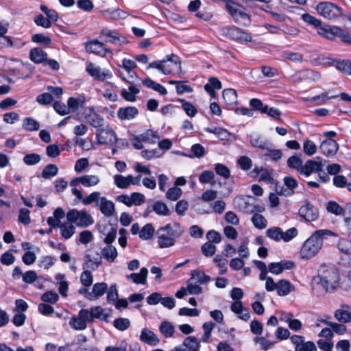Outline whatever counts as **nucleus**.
Here are the masks:
<instances>
[{"label":"nucleus","mask_w":351,"mask_h":351,"mask_svg":"<svg viewBox=\"0 0 351 351\" xmlns=\"http://www.w3.org/2000/svg\"><path fill=\"white\" fill-rule=\"evenodd\" d=\"M329 230L321 229L315 231L302 245L300 256L302 259H310L316 256L323 247L324 241L328 237L334 235Z\"/></svg>","instance_id":"obj_1"},{"label":"nucleus","mask_w":351,"mask_h":351,"mask_svg":"<svg viewBox=\"0 0 351 351\" xmlns=\"http://www.w3.org/2000/svg\"><path fill=\"white\" fill-rule=\"evenodd\" d=\"M318 284L323 289L332 292L339 286L340 276L338 269L333 265H322L318 269Z\"/></svg>","instance_id":"obj_2"},{"label":"nucleus","mask_w":351,"mask_h":351,"mask_svg":"<svg viewBox=\"0 0 351 351\" xmlns=\"http://www.w3.org/2000/svg\"><path fill=\"white\" fill-rule=\"evenodd\" d=\"M183 233L179 223H168L156 232L157 242L160 248H167L175 245L176 239Z\"/></svg>","instance_id":"obj_3"},{"label":"nucleus","mask_w":351,"mask_h":351,"mask_svg":"<svg viewBox=\"0 0 351 351\" xmlns=\"http://www.w3.org/2000/svg\"><path fill=\"white\" fill-rule=\"evenodd\" d=\"M156 69L165 75L178 73L181 70V63L174 54L167 55L165 59L151 62L147 69Z\"/></svg>","instance_id":"obj_4"},{"label":"nucleus","mask_w":351,"mask_h":351,"mask_svg":"<svg viewBox=\"0 0 351 351\" xmlns=\"http://www.w3.org/2000/svg\"><path fill=\"white\" fill-rule=\"evenodd\" d=\"M66 219L68 221L82 228H86L94 223L91 215L84 210L71 209L67 213Z\"/></svg>","instance_id":"obj_5"},{"label":"nucleus","mask_w":351,"mask_h":351,"mask_svg":"<svg viewBox=\"0 0 351 351\" xmlns=\"http://www.w3.org/2000/svg\"><path fill=\"white\" fill-rule=\"evenodd\" d=\"M95 135L97 142L100 145H113L118 141L116 133L109 125L97 129Z\"/></svg>","instance_id":"obj_6"},{"label":"nucleus","mask_w":351,"mask_h":351,"mask_svg":"<svg viewBox=\"0 0 351 351\" xmlns=\"http://www.w3.org/2000/svg\"><path fill=\"white\" fill-rule=\"evenodd\" d=\"M316 10L320 15L330 20L337 19L343 14L339 7L327 1L318 3Z\"/></svg>","instance_id":"obj_7"},{"label":"nucleus","mask_w":351,"mask_h":351,"mask_svg":"<svg viewBox=\"0 0 351 351\" xmlns=\"http://www.w3.org/2000/svg\"><path fill=\"white\" fill-rule=\"evenodd\" d=\"M226 10L234 18L236 23L241 25H248L250 23L249 15L242 11L238 4L228 1L226 5Z\"/></svg>","instance_id":"obj_8"},{"label":"nucleus","mask_w":351,"mask_h":351,"mask_svg":"<svg viewBox=\"0 0 351 351\" xmlns=\"http://www.w3.org/2000/svg\"><path fill=\"white\" fill-rule=\"evenodd\" d=\"M317 160H308L300 169V174L305 177L310 176L313 173L321 171L322 169L326 165V160L320 157H317Z\"/></svg>","instance_id":"obj_9"},{"label":"nucleus","mask_w":351,"mask_h":351,"mask_svg":"<svg viewBox=\"0 0 351 351\" xmlns=\"http://www.w3.org/2000/svg\"><path fill=\"white\" fill-rule=\"evenodd\" d=\"M99 37L105 42L115 45L121 46L128 43L125 37L120 34L117 31L108 28L101 29Z\"/></svg>","instance_id":"obj_10"},{"label":"nucleus","mask_w":351,"mask_h":351,"mask_svg":"<svg viewBox=\"0 0 351 351\" xmlns=\"http://www.w3.org/2000/svg\"><path fill=\"white\" fill-rule=\"evenodd\" d=\"M83 115L88 123L99 129L104 125V119L96 112L93 107H87L84 110Z\"/></svg>","instance_id":"obj_11"},{"label":"nucleus","mask_w":351,"mask_h":351,"mask_svg":"<svg viewBox=\"0 0 351 351\" xmlns=\"http://www.w3.org/2000/svg\"><path fill=\"white\" fill-rule=\"evenodd\" d=\"M99 182L100 179L99 176L96 175H84L73 178L70 182V186L75 187L79 184H82L85 187H91L96 186Z\"/></svg>","instance_id":"obj_12"},{"label":"nucleus","mask_w":351,"mask_h":351,"mask_svg":"<svg viewBox=\"0 0 351 351\" xmlns=\"http://www.w3.org/2000/svg\"><path fill=\"white\" fill-rule=\"evenodd\" d=\"M291 341L295 345V351H317L315 344L313 341H304L303 336L293 335Z\"/></svg>","instance_id":"obj_13"},{"label":"nucleus","mask_w":351,"mask_h":351,"mask_svg":"<svg viewBox=\"0 0 351 351\" xmlns=\"http://www.w3.org/2000/svg\"><path fill=\"white\" fill-rule=\"evenodd\" d=\"M300 216L307 221H315L318 215V210L310 202H306L299 209Z\"/></svg>","instance_id":"obj_14"},{"label":"nucleus","mask_w":351,"mask_h":351,"mask_svg":"<svg viewBox=\"0 0 351 351\" xmlns=\"http://www.w3.org/2000/svg\"><path fill=\"white\" fill-rule=\"evenodd\" d=\"M252 196L245 197L243 195H239L234 197L233 199V205L234 208L239 210L246 214L253 213L252 210V203H250L247 198H252Z\"/></svg>","instance_id":"obj_15"},{"label":"nucleus","mask_w":351,"mask_h":351,"mask_svg":"<svg viewBox=\"0 0 351 351\" xmlns=\"http://www.w3.org/2000/svg\"><path fill=\"white\" fill-rule=\"evenodd\" d=\"M86 71L94 79L97 80L104 81L106 78L112 77V74L110 72L108 71H102L99 66H95L92 62H90L87 65Z\"/></svg>","instance_id":"obj_16"},{"label":"nucleus","mask_w":351,"mask_h":351,"mask_svg":"<svg viewBox=\"0 0 351 351\" xmlns=\"http://www.w3.org/2000/svg\"><path fill=\"white\" fill-rule=\"evenodd\" d=\"M340 32L341 27L330 25H321V27L317 29L319 35L330 40L337 37Z\"/></svg>","instance_id":"obj_17"},{"label":"nucleus","mask_w":351,"mask_h":351,"mask_svg":"<svg viewBox=\"0 0 351 351\" xmlns=\"http://www.w3.org/2000/svg\"><path fill=\"white\" fill-rule=\"evenodd\" d=\"M339 149V145L336 141L328 138L322 142L320 150L327 157L334 156Z\"/></svg>","instance_id":"obj_18"},{"label":"nucleus","mask_w":351,"mask_h":351,"mask_svg":"<svg viewBox=\"0 0 351 351\" xmlns=\"http://www.w3.org/2000/svg\"><path fill=\"white\" fill-rule=\"evenodd\" d=\"M250 143L252 147L261 150H266L269 147H274L273 143L269 140L258 134H250Z\"/></svg>","instance_id":"obj_19"},{"label":"nucleus","mask_w":351,"mask_h":351,"mask_svg":"<svg viewBox=\"0 0 351 351\" xmlns=\"http://www.w3.org/2000/svg\"><path fill=\"white\" fill-rule=\"evenodd\" d=\"M227 36L232 40H244L246 42L252 41V38L250 34L243 32L237 27H231L227 29Z\"/></svg>","instance_id":"obj_20"},{"label":"nucleus","mask_w":351,"mask_h":351,"mask_svg":"<svg viewBox=\"0 0 351 351\" xmlns=\"http://www.w3.org/2000/svg\"><path fill=\"white\" fill-rule=\"evenodd\" d=\"M139 339L142 342L152 346L158 345L160 342L157 335L147 328L142 329Z\"/></svg>","instance_id":"obj_21"},{"label":"nucleus","mask_w":351,"mask_h":351,"mask_svg":"<svg viewBox=\"0 0 351 351\" xmlns=\"http://www.w3.org/2000/svg\"><path fill=\"white\" fill-rule=\"evenodd\" d=\"M295 266L292 261H280L271 263L268 266V270L273 274L278 275L285 269H291Z\"/></svg>","instance_id":"obj_22"},{"label":"nucleus","mask_w":351,"mask_h":351,"mask_svg":"<svg viewBox=\"0 0 351 351\" xmlns=\"http://www.w3.org/2000/svg\"><path fill=\"white\" fill-rule=\"evenodd\" d=\"M286 189L282 188L278 193L284 196H291L294 193V189L298 187L297 180L291 176H286L283 179Z\"/></svg>","instance_id":"obj_23"},{"label":"nucleus","mask_w":351,"mask_h":351,"mask_svg":"<svg viewBox=\"0 0 351 351\" xmlns=\"http://www.w3.org/2000/svg\"><path fill=\"white\" fill-rule=\"evenodd\" d=\"M108 290V285L106 282H97L92 288L91 294H88V300H95L103 296Z\"/></svg>","instance_id":"obj_24"},{"label":"nucleus","mask_w":351,"mask_h":351,"mask_svg":"<svg viewBox=\"0 0 351 351\" xmlns=\"http://www.w3.org/2000/svg\"><path fill=\"white\" fill-rule=\"evenodd\" d=\"M138 114V109L134 106L120 108L117 111V117L121 120L132 119L135 118Z\"/></svg>","instance_id":"obj_25"},{"label":"nucleus","mask_w":351,"mask_h":351,"mask_svg":"<svg viewBox=\"0 0 351 351\" xmlns=\"http://www.w3.org/2000/svg\"><path fill=\"white\" fill-rule=\"evenodd\" d=\"M65 217V213L62 208H57L53 211V216L47 219V224L51 228H58L61 224V219Z\"/></svg>","instance_id":"obj_26"},{"label":"nucleus","mask_w":351,"mask_h":351,"mask_svg":"<svg viewBox=\"0 0 351 351\" xmlns=\"http://www.w3.org/2000/svg\"><path fill=\"white\" fill-rule=\"evenodd\" d=\"M29 57L35 64H40L47 60V53L40 48L35 47L29 51Z\"/></svg>","instance_id":"obj_27"},{"label":"nucleus","mask_w":351,"mask_h":351,"mask_svg":"<svg viewBox=\"0 0 351 351\" xmlns=\"http://www.w3.org/2000/svg\"><path fill=\"white\" fill-rule=\"evenodd\" d=\"M85 47L88 52L92 53H99L101 50H104L108 53H111L110 49L104 48V45L103 43L99 41L97 39L87 42L85 45Z\"/></svg>","instance_id":"obj_28"},{"label":"nucleus","mask_w":351,"mask_h":351,"mask_svg":"<svg viewBox=\"0 0 351 351\" xmlns=\"http://www.w3.org/2000/svg\"><path fill=\"white\" fill-rule=\"evenodd\" d=\"M100 211L106 217L112 216L114 213V205L112 202L102 197L100 199L99 206Z\"/></svg>","instance_id":"obj_29"},{"label":"nucleus","mask_w":351,"mask_h":351,"mask_svg":"<svg viewBox=\"0 0 351 351\" xmlns=\"http://www.w3.org/2000/svg\"><path fill=\"white\" fill-rule=\"evenodd\" d=\"M148 270L145 267H142L139 273H132L126 276L128 279L132 280L135 284L145 285L147 282Z\"/></svg>","instance_id":"obj_30"},{"label":"nucleus","mask_w":351,"mask_h":351,"mask_svg":"<svg viewBox=\"0 0 351 351\" xmlns=\"http://www.w3.org/2000/svg\"><path fill=\"white\" fill-rule=\"evenodd\" d=\"M277 293L279 296H285L295 289V287L287 280L282 279L278 282Z\"/></svg>","instance_id":"obj_31"},{"label":"nucleus","mask_w":351,"mask_h":351,"mask_svg":"<svg viewBox=\"0 0 351 351\" xmlns=\"http://www.w3.org/2000/svg\"><path fill=\"white\" fill-rule=\"evenodd\" d=\"M152 211H154L157 215L160 216H168L171 214V212L166 204L160 201L156 202L153 204L152 208H147V213H150Z\"/></svg>","instance_id":"obj_32"},{"label":"nucleus","mask_w":351,"mask_h":351,"mask_svg":"<svg viewBox=\"0 0 351 351\" xmlns=\"http://www.w3.org/2000/svg\"><path fill=\"white\" fill-rule=\"evenodd\" d=\"M101 255L108 262L113 263L117 258L118 253L114 246L108 245L102 249Z\"/></svg>","instance_id":"obj_33"},{"label":"nucleus","mask_w":351,"mask_h":351,"mask_svg":"<svg viewBox=\"0 0 351 351\" xmlns=\"http://www.w3.org/2000/svg\"><path fill=\"white\" fill-rule=\"evenodd\" d=\"M222 87L221 82L215 77H210L208 79V83L204 86L205 90L212 97H215V90H219Z\"/></svg>","instance_id":"obj_34"},{"label":"nucleus","mask_w":351,"mask_h":351,"mask_svg":"<svg viewBox=\"0 0 351 351\" xmlns=\"http://www.w3.org/2000/svg\"><path fill=\"white\" fill-rule=\"evenodd\" d=\"M190 280H195L199 285H205L209 282L211 278L203 271L193 270L191 271Z\"/></svg>","instance_id":"obj_35"},{"label":"nucleus","mask_w":351,"mask_h":351,"mask_svg":"<svg viewBox=\"0 0 351 351\" xmlns=\"http://www.w3.org/2000/svg\"><path fill=\"white\" fill-rule=\"evenodd\" d=\"M58 228L60 229L61 235L65 239H70L74 234L75 230V226L69 221L61 223Z\"/></svg>","instance_id":"obj_36"},{"label":"nucleus","mask_w":351,"mask_h":351,"mask_svg":"<svg viewBox=\"0 0 351 351\" xmlns=\"http://www.w3.org/2000/svg\"><path fill=\"white\" fill-rule=\"evenodd\" d=\"M182 346L189 351H198L200 348V341L194 336H189L184 340Z\"/></svg>","instance_id":"obj_37"},{"label":"nucleus","mask_w":351,"mask_h":351,"mask_svg":"<svg viewBox=\"0 0 351 351\" xmlns=\"http://www.w3.org/2000/svg\"><path fill=\"white\" fill-rule=\"evenodd\" d=\"M139 89L134 85H130L128 88V91L125 89H123L121 92V96L128 101H135L136 95L139 93Z\"/></svg>","instance_id":"obj_38"},{"label":"nucleus","mask_w":351,"mask_h":351,"mask_svg":"<svg viewBox=\"0 0 351 351\" xmlns=\"http://www.w3.org/2000/svg\"><path fill=\"white\" fill-rule=\"evenodd\" d=\"M140 135L143 143L149 144H154L160 138L158 132L152 130H147Z\"/></svg>","instance_id":"obj_39"},{"label":"nucleus","mask_w":351,"mask_h":351,"mask_svg":"<svg viewBox=\"0 0 351 351\" xmlns=\"http://www.w3.org/2000/svg\"><path fill=\"white\" fill-rule=\"evenodd\" d=\"M159 330L161 334L166 338L173 337L175 332L174 326L168 321L162 322L159 327Z\"/></svg>","instance_id":"obj_40"},{"label":"nucleus","mask_w":351,"mask_h":351,"mask_svg":"<svg viewBox=\"0 0 351 351\" xmlns=\"http://www.w3.org/2000/svg\"><path fill=\"white\" fill-rule=\"evenodd\" d=\"M22 128L25 131L32 132L39 130V123L31 117H25L23 121Z\"/></svg>","instance_id":"obj_41"},{"label":"nucleus","mask_w":351,"mask_h":351,"mask_svg":"<svg viewBox=\"0 0 351 351\" xmlns=\"http://www.w3.org/2000/svg\"><path fill=\"white\" fill-rule=\"evenodd\" d=\"M223 99L227 105H233L237 101V95L232 88L225 89L223 91Z\"/></svg>","instance_id":"obj_42"},{"label":"nucleus","mask_w":351,"mask_h":351,"mask_svg":"<svg viewBox=\"0 0 351 351\" xmlns=\"http://www.w3.org/2000/svg\"><path fill=\"white\" fill-rule=\"evenodd\" d=\"M114 184L119 189H127L131 185L130 179L128 178V176H123L121 174H116L113 177Z\"/></svg>","instance_id":"obj_43"},{"label":"nucleus","mask_w":351,"mask_h":351,"mask_svg":"<svg viewBox=\"0 0 351 351\" xmlns=\"http://www.w3.org/2000/svg\"><path fill=\"white\" fill-rule=\"evenodd\" d=\"M199 181L202 184H210L214 186L216 183L215 180V174L212 171H203L199 176Z\"/></svg>","instance_id":"obj_44"},{"label":"nucleus","mask_w":351,"mask_h":351,"mask_svg":"<svg viewBox=\"0 0 351 351\" xmlns=\"http://www.w3.org/2000/svg\"><path fill=\"white\" fill-rule=\"evenodd\" d=\"M266 236L275 241H280L282 240V230L279 227H272L267 230Z\"/></svg>","instance_id":"obj_45"},{"label":"nucleus","mask_w":351,"mask_h":351,"mask_svg":"<svg viewBox=\"0 0 351 351\" xmlns=\"http://www.w3.org/2000/svg\"><path fill=\"white\" fill-rule=\"evenodd\" d=\"M101 263V260L100 258L93 261L89 254H86L84 258L83 268L84 269H90L91 270H95L99 267Z\"/></svg>","instance_id":"obj_46"},{"label":"nucleus","mask_w":351,"mask_h":351,"mask_svg":"<svg viewBox=\"0 0 351 351\" xmlns=\"http://www.w3.org/2000/svg\"><path fill=\"white\" fill-rule=\"evenodd\" d=\"M32 41L43 46L49 45L52 42L49 36L41 33L32 35Z\"/></svg>","instance_id":"obj_47"},{"label":"nucleus","mask_w":351,"mask_h":351,"mask_svg":"<svg viewBox=\"0 0 351 351\" xmlns=\"http://www.w3.org/2000/svg\"><path fill=\"white\" fill-rule=\"evenodd\" d=\"M58 173V168L56 165H47L43 170L41 176L45 179H49L56 176Z\"/></svg>","instance_id":"obj_48"},{"label":"nucleus","mask_w":351,"mask_h":351,"mask_svg":"<svg viewBox=\"0 0 351 351\" xmlns=\"http://www.w3.org/2000/svg\"><path fill=\"white\" fill-rule=\"evenodd\" d=\"M287 166L300 173L302 167V160L298 156H292L289 157L287 161Z\"/></svg>","instance_id":"obj_49"},{"label":"nucleus","mask_w":351,"mask_h":351,"mask_svg":"<svg viewBox=\"0 0 351 351\" xmlns=\"http://www.w3.org/2000/svg\"><path fill=\"white\" fill-rule=\"evenodd\" d=\"M155 232V229L152 223H147L141 229L140 232V238L143 240L151 239Z\"/></svg>","instance_id":"obj_50"},{"label":"nucleus","mask_w":351,"mask_h":351,"mask_svg":"<svg viewBox=\"0 0 351 351\" xmlns=\"http://www.w3.org/2000/svg\"><path fill=\"white\" fill-rule=\"evenodd\" d=\"M267 152L264 154L265 157H268L273 162H278L282 158V152L280 149H274L273 147H269L266 149Z\"/></svg>","instance_id":"obj_51"},{"label":"nucleus","mask_w":351,"mask_h":351,"mask_svg":"<svg viewBox=\"0 0 351 351\" xmlns=\"http://www.w3.org/2000/svg\"><path fill=\"white\" fill-rule=\"evenodd\" d=\"M338 97V95H328V93L324 92L320 95L311 97V99H308V101H315L317 105H322L325 104L328 99H335Z\"/></svg>","instance_id":"obj_52"},{"label":"nucleus","mask_w":351,"mask_h":351,"mask_svg":"<svg viewBox=\"0 0 351 351\" xmlns=\"http://www.w3.org/2000/svg\"><path fill=\"white\" fill-rule=\"evenodd\" d=\"M326 209L328 213H332L335 215H344L343 208L335 201L328 202L326 206Z\"/></svg>","instance_id":"obj_53"},{"label":"nucleus","mask_w":351,"mask_h":351,"mask_svg":"<svg viewBox=\"0 0 351 351\" xmlns=\"http://www.w3.org/2000/svg\"><path fill=\"white\" fill-rule=\"evenodd\" d=\"M335 318L343 323L351 322V313L346 309H337L335 313Z\"/></svg>","instance_id":"obj_54"},{"label":"nucleus","mask_w":351,"mask_h":351,"mask_svg":"<svg viewBox=\"0 0 351 351\" xmlns=\"http://www.w3.org/2000/svg\"><path fill=\"white\" fill-rule=\"evenodd\" d=\"M336 68L344 74L351 75V62L349 60H338Z\"/></svg>","instance_id":"obj_55"},{"label":"nucleus","mask_w":351,"mask_h":351,"mask_svg":"<svg viewBox=\"0 0 351 351\" xmlns=\"http://www.w3.org/2000/svg\"><path fill=\"white\" fill-rule=\"evenodd\" d=\"M252 222L254 226L258 229H263L266 228L267 221L262 215L255 213L252 217Z\"/></svg>","instance_id":"obj_56"},{"label":"nucleus","mask_w":351,"mask_h":351,"mask_svg":"<svg viewBox=\"0 0 351 351\" xmlns=\"http://www.w3.org/2000/svg\"><path fill=\"white\" fill-rule=\"evenodd\" d=\"M302 19L308 25H311L315 28H319L322 25V21L311 15L308 13H305L302 15Z\"/></svg>","instance_id":"obj_57"},{"label":"nucleus","mask_w":351,"mask_h":351,"mask_svg":"<svg viewBox=\"0 0 351 351\" xmlns=\"http://www.w3.org/2000/svg\"><path fill=\"white\" fill-rule=\"evenodd\" d=\"M317 145L311 140H305L303 143V151L307 156H313L317 152Z\"/></svg>","instance_id":"obj_58"},{"label":"nucleus","mask_w":351,"mask_h":351,"mask_svg":"<svg viewBox=\"0 0 351 351\" xmlns=\"http://www.w3.org/2000/svg\"><path fill=\"white\" fill-rule=\"evenodd\" d=\"M26 165L32 166L39 163L41 160V157L39 154L32 153L26 154L23 159Z\"/></svg>","instance_id":"obj_59"},{"label":"nucleus","mask_w":351,"mask_h":351,"mask_svg":"<svg viewBox=\"0 0 351 351\" xmlns=\"http://www.w3.org/2000/svg\"><path fill=\"white\" fill-rule=\"evenodd\" d=\"M215 173L224 179H228L230 177V169L224 165L217 163L215 165Z\"/></svg>","instance_id":"obj_60"},{"label":"nucleus","mask_w":351,"mask_h":351,"mask_svg":"<svg viewBox=\"0 0 351 351\" xmlns=\"http://www.w3.org/2000/svg\"><path fill=\"white\" fill-rule=\"evenodd\" d=\"M70 326L75 330H82L86 328V324L79 317H73L69 321Z\"/></svg>","instance_id":"obj_61"},{"label":"nucleus","mask_w":351,"mask_h":351,"mask_svg":"<svg viewBox=\"0 0 351 351\" xmlns=\"http://www.w3.org/2000/svg\"><path fill=\"white\" fill-rule=\"evenodd\" d=\"M34 22L37 26H40L45 29H48L51 27V21L50 19L45 17L41 14L34 17Z\"/></svg>","instance_id":"obj_62"},{"label":"nucleus","mask_w":351,"mask_h":351,"mask_svg":"<svg viewBox=\"0 0 351 351\" xmlns=\"http://www.w3.org/2000/svg\"><path fill=\"white\" fill-rule=\"evenodd\" d=\"M114 326L120 331H124L130 326V321L128 318H117L113 322Z\"/></svg>","instance_id":"obj_63"},{"label":"nucleus","mask_w":351,"mask_h":351,"mask_svg":"<svg viewBox=\"0 0 351 351\" xmlns=\"http://www.w3.org/2000/svg\"><path fill=\"white\" fill-rule=\"evenodd\" d=\"M337 247L344 254H351V241L347 239H340Z\"/></svg>","instance_id":"obj_64"}]
</instances>
